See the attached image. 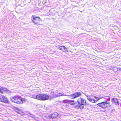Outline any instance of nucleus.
Instances as JSON below:
<instances>
[{
    "instance_id": "nucleus-4",
    "label": "nucleus",
    "mask_w": 121,
    "mask_h": 121,
    "mask_svg": "<svg viewBox=\"0 0 121 121\" xmlns=\"http://www.w3.org/2000/svg\"><path fill=\"white\" fill-rule=\"evenodd\" d=\"M87 98L89 101L93 103L97 102L99 99L97 97L92 95L87 96Z\"/></svg>"
},
{
    "instance_id": "nucleus-10",
    "label": "nucleus",
    "mask_w": 121,
    "mask_h": 121,
    "mask_svg": "<svg viewBox=\"0 0 121 121\" xmlns=\"http://www.w3.org/2000/svg\"><path fill=\"white\" fill-rule=\"evenodd\" d=\"M112 101L113 103H114L116 105H118L119 103L118 100L117 98H112Z\"/></svg>"
},
{
    "instance_id": "nucleus-18",
    "label": "nucleus",
    "mask_w": 121,
    "mask_h": 121,
    "mask_svg": "<svg viewBox=\"0 0 121 121\" xmlns=\"http://www.w3.org/2000/svg\"><path fill=\"white\" fill-rule=\"evenodd\" d=\"M83 105L81 104L79 105V107L81 109H82L84 108V106Z\"/></svg>"
},
{
    "instance_id": "nucleus-9",
    "label": "nucleus",
    "mask_w": 121,
    "mask_h": 121,
    "mask_svg": "<svg viewBox=\"0 0 121 121\" xmlns=\"http://www.w3.org/2000/svg\"><path fill=\"white\" fill-rule=\"evenodd\" d=\"M58 113L57 112H55L54 114H52V115H50L49 116H48V118L52 119L56 118L57 117L58 115Z\"/></svg>"
},
{
    "instance_id": "nucleus-14",
    "label": "nucleus",
    "mask_w": 121,
    "mask_h": 121,
    "mask_svg": "<svg viewBox=\"0 0 121 121\" xmlns=\"http://www.w3.org/2000/svg\"><path fill=\"white\" fill-rule=\"evenodd\" d=\"M70 101V100L65 99L63 100V102L64 103H67L69 104V103Z\"/></svg>"
},
{
    "instance_id": "nucleus-1",
    "label": "nucleus",
    "mask_w": 121,
    "mask_h": 121,
    "mask_svg": "<svg viewBox=\"0 0 121 121\" xmlns=\"http://www.w3.org/2000/svg\"><path fill=\"white\" fill-rule=\"evenodd\" d=\"M11 99L12 102L17 104H21L25 102V99L22 98L21 97L16 96L11 97Z\"/></svg>"
},
{
    "instance_id": "nucleus-5",
    "label": "nucleus",
    "mask_w": 121,
    "mask_h": 121,
    "mask_svg": "<svg viewBox=\"0 0 121 121\" xmlns=\"http://www.w3.org/2000/svg\"><path fill=\"white\" fill-rule=\"evenodd\" d=\"M98 105L102 108H106L109 107L110 106V103L109 102H103L99 103Z\"/></svg>"
},
{
    "instance_id": "nucleus-13",
    "label": "nucleus",
    "mask_w": 121,
    "mask_h": 121,
    "mask_svg": "<svg viewBox=\"0 0 121 121\" xmlns=\"http://www.w3.org/2000/svg\"><path fill=\"white\" fill-rule=\"evenodd\" d=\"M7 89L5 88H3L1 87H0V93H3V91H6Z\"/></svg>"
},
{
    "instance_id": "nucleus-8",
    "label": "nucleus",
    "mask_w": 121,
    "mask_h": 121,
    "mask_svg": "<svg viewBox=\"0 0 121 121\" xmlns=\"http://www.w3.org/2000/svg\"><path fill=\"white\" fill-rule=\"evenodd\" d=\"M81 94L80 92H77L69 96L70 98L71 99H74L80 96Z\"/></svg>"
},
{
    "instance_id": "nucleus-19",
    "label": "nucleus",
    "mask_w": 121,
    "mask_h": 121,
    "mask_svg": "<svg viewBox=\"0 0 121 121\" xmlns=\"http://www.w3.org/2000/svg\"><path fill=\"white\" fill-rule=\"evenodd\" d=\"M21 112V111H19V113H20Z\"/></svg>"
},
{
    "instance_id": "nucleus-6",
    "label": "nucleus",
    "mask_w": 121,
    "mask_h": 121,
    "mask_svg": "<svg viewBox=\"0 0 121 121\" xmlns=\"http://www.w3.org/2000/svg\"><path fill=\"white\" fill-rule=\"evenodd\" d=\"M0 101L5 103H7L8 102V99L7 97L1 95H0Z\"/></svg>"
},
{
    "instance_id": "nucleus-12",
    "label": "nucleus",
    "mask_w": 121,
    "mask_h": 121,
    "mask_svg": "<svg viewBox=\"0 0 121 121\" xmlns=\"http://www.w3.org/2000/svg\"><path fill=\"white\" fill-rule=\"evenodd\" d=\"M60 50L63 51H68V49L67 48H66L64 46H58L57 47Z\"/></svg>"
},
{
    "instance_id": "nucleus-11",
    "label": "nucleus",
    "mask_w": 121,
    "mask_h": 121,
    "mask_svg": "<svg viewBox=\"0 0 121 121\" xmlns=\"http://www.w3.org/2000/svg\"><path fill=\"white\" fill-rule=\"evenodd\" d=\"M68 95H67L65 94L64 93L62 92L60 93H59L55 95L54 97H60L62 96H68Z\"/></svg>"
},
{
    "instance_id": "nucleus-16",
    "label": "nucleus",
    "mask_w": 121,
    "mask_h": 121,
    "mask_svg": "<svg viewBox=\"0 0 121 121\" xmlns=\"http://www.w3.org/2000/svg\"><path fill=\"white\" fill-rule=\"evenodd\" d=\"M70 101L69 103V104L71 105H73L75 104V102L74 100H70Z\"/></svg>"
},
{
    "instance_id": "nucleus-7",
    "label": "nucleus",
    "mask_w": 121,
    "mask_h": 121,
    "mask_svg": "<svg viewBox=\"0 0 121 121\" xmlns=\"http://www.w3.org/2000/svg\"><path fill=\"white\" fill-rule=\"evenodd\" d=\"M77 102L78 103L80 104L85 105L87 104L86 100L81 98H80L78 99Z\"/></svg>"
},
{
    "instance_id": "nucleus-17",
    "label": "nucleus",
    "mask_w": 121,
    "mask_h": 121,
    "mask_svg": "<svg viewBox=\"0 0 121 121\" xmlns=\"http://www.w3.org/2000/svg\"><path fill=\"white\" fill-rule=\"evenodd\" d=\"M28 115L29 116H30V117H32L34 118L35 120H37V119L36 118H35V116L34 115H33L32 114H31L30 113H29V114H28Z\"/></svg>"
},
{
    "instance_id": "nucleus-15",
    "label": "nucleus",
    "mask_w": 121,
    "mask_h": 121,
    "mask_svg": "<svg viewBox=\"0 0 121 121\" xmlns=\"http://www.w3.org/2000/svg\"><path fill=\"white\" fill-rule=\"evenodd\" d=\"M54 91H52L50 93V94L51 95V97H52V98H54L55 97H54V96H55V95H54Z\"/></svg>"
},
{
    "instance_id": "nucleus-3",
    "label": "nucleus",
    "mask_w": 121,
    "mask_h": 121,
    "mask_svg": "<svg viewBox=\"0 0 121 121\" xmlns=\"http://www.w3.org/2000/svg\"><path fill=\"white\" fill-rule=\"evenodd\" d=\"M32 20L34 23L37 25H41L40 23V19L39 17H36L33 15L32 16Z\"/></svg>"
},
{
    "instance_id": "nucleus-2",
    "label": "nucleus",
    "mask_w": 121,
    "mask_h": 121,
    "mask_svg": "<svg viewBox=\"0 0 121 121\" xmlns=\"http://www.w3.org/2000/svg\"><path fill=\"white\" fill-rule=\"evenodd\" d=\"M31 97L38 100H45L49 99V97L48 95L45 94H39L37 95H32Z\"/></svg>"
}]
</instances>
